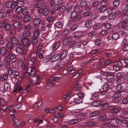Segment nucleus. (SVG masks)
<instances>
[{
    "label": "nucleus",
    "mask_w": 128,
    "mask_h": 128,
    "mask_svg": "<svg viewBox=\"0 0 128 128\" xmlns=\"http://www.w3.org/2000/svg\"><path fill=\"white\" fill-rule=\"evenodd\" d=\"M3 62L4 65L5 67L10 66V59L8 58H4L3 60Z\"/></svg>",
    "instance_id": "2eb2a0df"
},
{
    "label": "nucleus",
    "mask_w": 128,
    "mask_h": 128,
    "mask_svg": "<svg viewBox=\"0 0 128 128\" xmlns=\"http://www.w3.org/2000/svg\"><path fill=\"white\" fill-rule=\"evenodd\" d=\"M21 87L18 84H17L15 86V89L14 90V91L16 92L18 91L21 89Z\"/></svg>",
    "instance_id": "4d7b16f0"
},
{
    "label": "nucleus",
    "mask_w": 128,
    "mask_h": 128,
    "mask_svg": "<svg viewBox=\"0 0 128 128\" xmlns=\"http://www.w3.org/2000/svg\"><path fill=\"white\" fill-rule=\"evenodd\" d=\"M60 45L59 42H56L52 44V50L53 51H56Z\"/></svg>",
    "instance_id": "6ab92c4d"
},
{
    "label": "nucleus",
    "mask_w": 128,
    "mask_h": 128,
    "mask_svg": "<svg viewBox=\"0 0 128 128\" xmlns=\"http://www.w3.org/2000/svg\"><path fill=\"white\" fill-rule=\"evenodd\" d=\"M10 59L11 61L14 63L16 62V59L15 55L14 54H12L10 55Z\"/></svg>",
    "instance_id": "72a5a7b5"
},
{
    "label": "nucleus",
    "mask_w": 128,
    "mask_h": 128,
    "mask_svg": "<svg viewBox=\"0 0 128 128\" xmlns=\"http://www.w3.org/2000/svg\"><path fill=\"white\" fill-rule=\"evenodd\" d=\"M116 76L117 78H122L124 76L123 73L121 72H118L116 74Z\"/></svg>",
    "instance_id": "13d9d810"
},
{
    "label": "nucleus",
    "mask_w": 128,
    "mask_h": 128,
    "mask_svg": "<svg viewBox=\"0 0 128 128\" xmlns=\"http://www.w3.org/2000/svg\"><path fill=\"white\" fill-rule=\"evenodd\" d=\"M5 6L7 8H14L16 7V4L10 1H8L6 3Z\"/></svg>",
    "instance_id": "f8f14e48"
},
{
    "label": "nucleus",
    "mask_w": 128,
    "mask_h": 128,
    "mask_svg": "<svg viewBox=\"0 0 128 128\" xmlns=\"http://www.w3.org/2000/svg\"><path fill=\"white\" fill-rule=\"evenodd\" d=\"M55 26L57 28H61L62 27V22L60 21H58L56 23Z\"/></svg>",
    "instance_id": "f704fd0d"
},
{
    "label": "nucleus",
    "mask_w": 128,
    "mask_h": 128,
    "mask_svg": "<svg viewBox=\"0 0 128 128\" xmlns=\"http://www.w3.org/2000/svg\"><path fill=\"white\" fill-rule=\"evenodd\" d=\"M112 85H110L108 83H105L103 85L102 87V89L104 91H107L109 88L110 86Z\"/></svg>",
    "instance_id": "5701e85b"
},
{
    "label": "nucleus",
    "mask_w": 128,
    "mask_h": 128,
    "mask_svg": "<svg viewBox=\"0 0 128 128\" xmlns=\"http://www.w3.org/2000/svg\"><path fill=\"white\" fill-rule=\"evenodd\" d=\"M84 95L82 93H78L74 94L72 96L74 99V102L76 104L81 103L82 100V98L84 97Z\"/></svg>",
    "instance_id": "f257e3e1"
},
{
    "label": "nucleus",
    "mask_w": 128,
    "mask_h": 128,
    "mask_svg": "<svg viewBox=\"0 0 128 128\" xmlns=\"http://www.w3.org/2000/svg\"><path fill=\"white\" fill-rule=\"evenodd\" d=\"M92 20H88L86 21L85 26L87 28H88L91 26L92 25Z\"/></svg>",
    "instance_id": "412c9836"
},
{
    "label": "nucleus",
    "mask_w": 128,
    "mask_h": 128,
    "mask_svg": "<svg viewBox=\"0 0 128 128\" xmlns=\"http://www.w3.org/2000/svg\"><path fill=\"white\" fill-rule=\"evenodd\" d=\"M100 112L98 111H94L90 114V116L91 117H92L98 114Z\"/></svg>",
    "instance_id": "c03bdc74"
},
{
    "label": "nucleus",
    "mask_w": 128,
    "mask_h": 128,
    "mask_svg": "<svg viewBox=\"0 0 128 128\" xmlns=\"http://www.w3.org/2000/svg\"><path fill=\"white\" fill-rule=\"evenodd\" d=\"M74 10L79 14H81L83 11V9L79 4H77L75 6Z\"/></svg>",
    "instance_id": "9b49d317"
},
{
    "label": "nucleus",
    "mask_w": 128,
    "mask_h": 128,
    "mask_svg": "<svg viewBox=\"0 0 128 128\" xmlns=\"http://www.w3.org/2000/svg\"><path fill=\"white\" fill-rule=\"evenodd\" d=\"M102 6L100 7V8H99L97 7L96 9H98V10L99 9L100 11V12H103L105 11L106 10V8L105 6Z\"/></svg>",
    "instance_id": "c9c22d12"
},
{
    "label": "nucleus",
    "mask_w": 128,
    "mask_h": 128,
    "mask_svg": "<svg viewBox=\"0 0 128 128\" xmlns=\"http://www.w3.org/2000/svg\"><path fill=\"white\" fill-rule=\"evenodd\" d=\"M24 28L26 30H30L32 28L31 24L30 23L24 26Z\"/></svg>",
    "instance_id": "58836bf2"
},
{
    "label": "nucleus",
    "mask_w": 128,
    "mask_h": 128,
    "mask_svg": "<svg viewBox=\"0 0 128 128\" xmlns=\"http://www.w3.org/2000/svg\"><path fill=\"white\" fill-rule=\"evenodd\" d=\"M8 73L10 76L12 75L14 77H16L20 74V72L17 70H13L12 68L10 67L8 70Z\"/></svg>",
    "instance_id": "f03ea898"
},
{
    "label": "nucleus",
    "mask_w": 128,
    "mask_h": 128,
    "mask_svg": "<svg viewBox=\"0 0 128 128\" xmlns=\"http://www.w3.org/2000/svg\"><path fill=\"white\" fill-rule=\"evenodd\" d=\"M13 117V118L12 120V122L14 123L15 126L17 128H19L20 127L21 128L22 126L21 122H19L18 119L15 118L14 117Z\"/></svg>",
    "instance_id": "1a4fd4ad"
},
{
    "label": "nucleus",
    "mask_w": 128,
    "mask_h": 128,
    "mask_svg": "<svg viewBox=\"0 0 128 128\" xmlns=\"http://www.w3.org/2000/svg\"><path fill=\"white\" fill-rule=\"evenodd\" d=\"M104 118L103 122V123L105 124H110L111 121L107 117V116L106 114H104Z\"/></svg>",
    "instance_id": "4be33fe9"
},
{
    "label": "nucleus",
    "mask_w": 128,
    "mask_h": 128,
    "mask_svg": "<svg viewBox=\"0 0 128 128\" xmlns=\"http://www.w3.org/2000/svg\"><path fill=\"white\" fill-rule=\"evenodd\" d=\"M64 66V65L62 63L61 61H59L58 62L56 65L55 66V69L57 70H58L60 68H61Z\"/></svg>",
    "instance_id": "4468645a"
},
{
    "label": "nucleus",
    "mask_w": 128,
    "mask_h": 128,
    "mask_svg": "<svg viewBox=\"0 0 128 128\" xmlns=\"http://www.w3.org/2000/svg\"><path fill=\"white\" fill-rule=\"evenodd\" d=\"M39 79V78L38 77H33L32 80H30V82L33 84H34L36 83V84H38L37 82H38Z\"/></svg>",
    "instance_id": "7c9ffc66"
},
{
    "label": "nucleus",
    "mask_w": 128,
    "mask_h": 128,
    "mask_svg": "<svg viewBox=\"0 0 128 128\" xmlns=\"http://www.w3.org/2000/svg\"><path fill=\"white\" fill-rule=\"evenodd\" d=\"M11 26L10 24H6L4 28L6 30H8L10 29Z\"/></svg>",
    "instance_id": "79ce46f5"
},
{
    "label": "nucleus",
    "mask_w": 128,
    "mask_h": 128,
    "mask_svg": "<svg viewBox=\"0 0 128 128\" xmlns=\"http://www.w3.org/2000/svg\"><path fill=\"white\" fill-rule=\"evenodd\" d=\"M22 42L23 45L26 47L29 46L31 44V42L27 38H25L22 39Z\"/></svg>",
    "instance_id": "9d476101"
},
{
    "label": "nucleus",
    "mask_w": 128,
    "mask_h": 128,
    "mask_svg": "<svg viewBox=\"0 0 128 128\" xmlns=\"http://www.w3.org/2000/svg\"><path fill=\"white\" fill-rule=\"evenodd\" d=\"M105 126L107 128H115L114 126L111 124H107Z\"/></svg>",
    "instance_id": "774afa93"
},
{
    "label": "nucleus",
    "mask_w": 128,
    "mask_h": 128,
    "mask_svg": "<svg viewBox=\"0 0 128 128\" xmlns=\"http://www.w3.org/2000/svg\"><path fill=\"white\" fill-rule=\"evenodd\" d=\"M122 66V62L120 61L116 62L114 64L113 68L116 71L119 70Z\"/></svg>",
    "instance_id": "0eeeda50"
},
{
    "label": "nucleus",
    "mask_w": 128,
    "mask_h": 128,
    "mask_svg": "<svg viewBox=\"0 0 128 128\" xmlns=\"http://www.w3.org/2000/svg\"><path fill=\"white\" fill-rule=\"evenodd\" d=\"M23 35L24 37H29L30 35V32L28 30H25L23 33Z\"/></svg>",
    "instance_id": "37998d69"
},
{
    "label": "nucleus",
    "mask_w": 128,
    "mask_h": 128,
    "mask_svg": "<svg viewBox=\"0 0 128 128\" xmlns=\"http://www.w3.org/2000/svg\"><path fill=\"white\" fill-rule=\"evenodd\" d=\"M37 37L33 36L32 38V42L34 45H36L37 44Z\"/></svg>",
    "instance_id": "8fccbe9b"
},
{
    "label": "nucleus",
    "mask_w": 128,
    "mask_h": 128,
    "mask_svg": "<svg viewBox=\"0 0 128 128\" xmlns=\"http://www.w3.org/2000/svg\"><path fill=\"white\" fill-rule=\"evenodd\" d=\"M48 59L51 62H54L58 60L60 58L59 55L58 54H54L53 55H50Z\"/></svg>",
    "instance_id": "423d86ee"
},
{
    "label": "nucleus",
    "mask_w": 128,
    "mask_h": 128,
    "mask_svg": "<svg viewBox=\"0 0 128 128\" xmlns=\"http://www.w3.org/2000/svg\"><path fill=\"white\" fill-rule=\"evenodd\" d=\"M69 32V31L68 29H66L62 32V35L64 36H66L68 35Z\"/></svg>",
    "instance_id": "0e129e2a"
},
{
    "label": "nucleus",
    "mask_w": 128,
    "mask_h": 128,
    "mask_svg": "<svg viewBox=\"0 0 128 128\" xmlns=\"http://www.w3.org/2000/svg\"><path fill=\"white\" fill-rule=\"evenodd\" d=\"M0 54L2 56L8 57L10 55V53L4 47L0 49Z\"/></svg>",
    "instance_id": "6e6552de"
},
{
    "label": "nucleus",
    "mask_w": 128,
    "mask_h": 128,
    "mask_svg": "<svg viewBox=\"0 0 128 128\" xmlns=\"http://www.w3.org/2000/svg\"><path fill=\"white\" fill-rule=\"evenodd\" d=\"M49 12V11L48 9H44L42 12V15L44 16H46L48 14Z\"/></svg>",
    "instance_id": "6e6d98bb"
},
{
    "label": "nucleus",
    "mask_w": 128,
    "mask_h": 128,
    "mask_svg": "<svg viewBox=\"0 0 128 128\" xmlns=\"http://www.w3.org/2000/svg\"><path fill=\"white\" fill-rule=\"evenodd\" d=\"M115 122L117 124L120 125L122 124L123 122V121L122 120H120L118 118L116 120Z\"/></svg>",
    "instance_id": "680f3d73"
},
{
    "label": "nucleus",
    "mask_w": 128,
    "mask_h": 128,
    "mask_svg": "<svg viewBox=\"0 0 128 128\" xmlns=\"http://www.w3.org/2000/svg\"><path fill=\"white\" fill-rule=\"evenodd\" d=\"M33 120L34 122L39 124L43 122V120H40L38 118H35Z\"/></svg>",
    "instance_id": "49530a36"
},
{
    "label": "nucleus",
    "mask_w": 128,
    "mask_h": 128,
    "mask_svg": "<svg viewBox=\"0 0 128 128\" xmlns=\"http://www.w3.org/2000/svg\"><path fill=\"white\" fill-rule=\"evenodd\" d=\"M108 2V0H102L100 4L101 6H105L107 4Z\"/></svg>",
    "instance_id": "052dcab7"
},
{
    "label": "nucleus",
    "mask_w": 128,
    "mask_h": 128,
    "mask_svg": "<svg viewBox=\"0 0 128 128\" xmlns=\"http://www.w3.org/2000/svg\"><path fill=\"white\" fill-rule=\"evenodd\" d=\"M6 47L9 50H14V48L13 44L11 42L8 43L6 44Z\"/></svg>",
    "instance_id": "e433bc0d"
},
{
    "label": "nucleus",
    "mask_w": 128,
    "mask_h": 128,
    "mask_svg": "<svg viewBox=\"0 0 128 128\" xmlns=\"http://www.w3.org/2000/svg\"><path fill=\"white\" fill-rule=\"evenodd\" d=\"M103 25L104 28L106 29H110L112 27L111 24L109 23H104Z\"/></svg>",
    "instance_id": "a19ab883"
},
{
    "label": "nucleus",
    "mask_w": 128,
    "mask_h": 128,
    "mask_svg": "<svg viewBox=\"0 0 128 128\" xmlns=\"http://www.w3.org/2000/svg\"><path fill=\"white\" fill-rule=\"evenodd\" d=\"M122 21L126 22L128 20V15L127 14H125L122 16L121 18Z\"/></svg>",
    "instance_id": "de8ad7c7"
},
{
    "label": "nucleus",
    "mask_w": 128,
    "mask_h": 128,
    "mask_svg": "<svg viewBox=\"0 0 128 128\" xmlns=\"http://www.w3.org/2000/svg\"><path fill=\"white\" fill-rule=\"evenodd\" d=\"M87 5V3L85 1H84L80 3V6L83 9L85 8Z\"/></svg>",
    "instance_id": "5fc2aeb1"
},
{
    "label": "nucleus",
    "mask_w": 128,
    "mask_h": 128,
    "mask_svg": "<svg viewBox=\"0 0 128 128\" xmlns=\"http://www.w3.org/2000/svg\"><path fill=\"white\" fill-rule=\"evenodd\" d=\"M29 72H30V76H34L36 74V70L34 67H30L28 68Z\"/></svg>",
    "instance_id": "f3484780"
},
{
    "label": "nucleus",
    "mask_w": 128,
    "mask_h": 128,
    "mask_svg": "<svg viewBox=\"0 0 128 128\" xmlns=\"http://www.w3.org/2000/svg\"><path fill=\"white\" fill-rule=\"evenodd\" d=\"M37 59L36 54H34V55L32 54L30 57V60L33 64H34L36 62Z\"/></svg>",
    "instance_id": "aec40b11"
},
{
    "label": "nucleus",
    "mask_w": 128,
    "mask_h": 128,
    "mask_svg": "<svg viewBox=\"0 0 128 128\" xmlns=\"http://www.w3.org/2000/svg\"><path fill=\"white\" fill-rule=\"evenodd\" d=\"M39 34V31L38 29L37 28H35L34 30V36L37 37Z\"/></svg>",
    "instance_id": "603ef678"
},
{
    "label": "nucleus",
    "mask_w": 128,
    "mask_h": 128,
    "mask_svg": "<svg viewBox=\"0 0 128 128\" xmlns=\"http://www.w3.org/2000/svg\"><path fill=\"white\" fill-rule=\"evenodd\" d=\"M116 90L117 92L121 93L123 91L124 88L121 84H118L116 87Z\"/></svg>",
    "instance_id": "dca6fc26"
},
{
    "label": "nucleus",
    "mask_w": 128,
    "mask_h": 128,
    "mask_svg": "<svg viewBox=\"0 0 128 128\" xmlns=\"http://www.w3.org/2000/svg\"><path fill=\"white\" fill-rule=\"evenodd\" d=\"M15 50L17 53L22 54L23 52V48L21 46H18L16 48Z\"/></svg>",
    "instance_id": "ddd939ff"
},
{
    "label": "nucleus",
    "mask_w": 128,
    "mask_h": 128,
    "mask_svg": "<svg viewBox=\"0 0 128 128\" xmlns=\"http://www.w3.org/2000/svg\"><path fill=\"white\" fill-rule=\"evenodd\" d=\"M67 52L66 50H63L61 53L59 55L60 58L63 59L67 55Z\"/></svg>",
    "instance_id": "bb28decb"
},
{
    "label": "nucleus",
    "mask_w": 128,
    "mask_h": 128,
    "mask_svg": "<svg viewBox=\"0 0 128 128\" xmlns=\"http://www.w3.org/2000/svg\"><path fill=\"white\" fill-rule=\"evenodd\" d=\"M40 22V18H36L34 20L33 24L34 26H36L38 25Z\"/></svg>",
    "instance_id": "2f4dec72"
},
{
    "label": "nucleus",
    "mask_w": 128,
    "mask_h": 128,
    "mask_svg": "<svg viewBox=\"0 0 128 128\" xmlns=\"http://www.w3.org/2000/svg\"><path fill=\"white\" fill-rule=\"evenodd\" d=\"M128 24L127 23L124 21L121 22L118 24V26L120 28H123L127 26Z\"/></svg>",
    "instance_id": "a211bd4d"
},
{
    "label": "nucleus",
    "mask_w": 128,
    "mask_h": 128,
    "mask_svg": "<svg viewBox=\"0 0 128 128\" xmlns=\"http://www.w3.org/2000/svg\"><path fill=\"white\" fill-rule=\"evenodd\" d=\"M101 41L99 39H97L95 40V44L96 46H99L101 44Z\"/></svg>",
    "instance_id": "338daca9"
},
{
    "label": "nucleus",
    "mask_w": 128,
    "mask_h": 128,
    "mask_svg": "<svg viewBox=\"0 0 128 128\" xmlns=\"http://www.w3.org/2000/svg\"><path fill=\"white\" fill-rule=\"evenodd\" d=\"M80 32H76L74 36V38H79L81 36V35L80 34Z\"/></svg>",
    "instance_id": "e2e57ef3"
},
{
    "label": "nucleus",
    "mask_w": 128,
    "mask_h": 128,
    "mask_svg": "<svg viewBox=\"0 0 128 128\" xmlns=\"http://www.w3.org/2000/svg\"><path fill=\"white\" fill-rule=\"evenodd\" d=\"M104 74L107 76L108 83L110 85H112L114 84V81L115 80L114 77L112 75H108L106 72H104Z\"/></svg>",
    "instance_id": "7ed1b4c3"
},
{
    "label": "nucleus",
    "mask_w": 128,
    "mask_h": 128,
    "mask_svg": "<svg viewBox=\"0 0 128 128\" xmlns=\"http://www.w3.org/2000/svg\"><path fill=\"white\" fill-rule=\"evenodd\" d=\"M23 19L24 22H29L31 20V17L30 15L26 16L24 17Z\"/></svg>",
    "instance_id": "c85d7f7f"
},
{
    "label": "nucleus",
    "mask_w": 128,
    "mask_h": 128,
    "mask_svg": "<svg viewBox=\"0 0 128 128\" xmlns=\"http://www.w3.org/2000/svg\"><path fill=\"white\" fill-rule=\"evenodd\" d=\"M78 119H72L68 121V123L70 124H73L78 123Z\"/></svg>",
    "instance_id": "c756f323"
},
{
    "label": "nucleus",
    "mask_w": 128,
    "mask_h": 128,
    "mask_svg": "<svg viewBox=\"0 0 128 128\" xmlns=\"http://www.w3.org/2000/svg\"><path fill=\"white\" fill-rule=\"evenodd\" d=\"M12 25L13 27L16 29H18L20 28L21 24L19 22H15L13 23Z\"/></svg>",
    "instance_id": "b1692460"
},
{
    "label": "nucleus",
    "mask_w": 128,
    "mask_h": 128,
    "mask_svg": "<svg viewBox=\"0 0 128 128\" xmlns=\"http://www.w3.org/2000/svg\"><path fill=\"white\" fill-rule=\"evenodd\" d=\"M120 4V1L119 0H114L113 2V4L114 7H117Z\"/></svg>",
    "instance_id": "09e8293b"
},
{
    "label": "nucleus",
    "mask_w": 128,
    "mask_h": 128,
    "mask_svg": "<svg viewBox=\"0 0 128 128\" xmlns=\"http://www.w3.org/2000/svg\"><path fill=\"white\" fill-rule=\"evenodd\" d=\"M96 124L95 122L91 121L86 122V125L88 126H93L95 125Z\"/></svg>",
    "instance_id": "a18cd8bd"
},
{
    "label": "nucleus",
    "mask_w": 128,
    "mask_h": 128,
    "mask_svg": "<svg viewBox=\"0 0 128 128\" xmlns=\"http://www.w3.org/2000/svg\"><path fill=\"white\" fill-rule=\"evenodd\" d=\"M12 42L14 44H16L18 43V39L15 37H12L11 39Z\"/></svg>",
    "instance_id": "ea45409f"
},
{
    "label": "nucleus",
    "mask_w": 128,
    "mask_h": 128,
    "mask_svg": "<svg viewBox=\"0 0 128 128\" xmlns=\"http://www.w3.org/2000/svg\"><path fill=\"white\" fill-rule=\"evenodd\" d=\"M4 87L6 90L8 91L10 90V86L8 82H6L4 84Z\"/></svg>",
    "instance_id": "cd10ccee"
},
{
    "label": "nucleus",
    "mask_w": 128,
    "mask_h": 128,
    "mask_svg": "<svg viewBox=\"0 0 128 128\" xmlns=\"http://www.w3.org/2000/svg\"><path fill=\"white\" fill-rule=\"evenodd\" d=\"M68 70L69 71L70 74H72L74 73V72L75 70L74 68L72 67H69L68 68Z\"/></svg>",
    "instance_id": "69168bd1"
},
{
    "label": "nucleus",
    "mask_w": 128,
    "mask_h": 128,
    "mask_svg": "<svg viewBox=\"0 0 128 128\" xmlns=\"http://www.w3.org/2000/svg\"><path fill=\"white\" fill-rule=\"evenodd\" d=\"M24 3L22 1H19L16 3V7L17 6L15 10V12L16 13H21L23 8L21 7L20 5L23 4Z\"/></svg>",
    "instance_id": "39448f33"
},
{
    "label": "nucleus",
    "mask_w": 128,
    "mask_h": 128,
    "mask_svg": "<svg viewBox=\"0 0 128 128\" xmlns=\"http://www.w3.org/2000/svg\"><path fill=\"white\" fill-rule=\"evenodd\" d=\"M21 13L24 15H27L28 13V10L26 9L23 8Z\"/></svg>",
    "instance_id": "bf43d9fd"
},
{
    "label": "nucleus",
    "mask_w": 128,
    "mask_h": 128,
    "mask_svg": "<svg viewBox=\"0 0 128 128\" xmlns=\"http://www.w3.org/2000/svg\"><path fill=\"white\" fill-rule=\"evenodd\" d=\"M120 111L119 109L114 106L112 107V109L110 111V113L112 114H117Z\"/></svg>",
    "instance_id": "393cba45"
},
{
    "label": "nucleus",
    "mask_w": 128,
    "mask_h": 128,
    "mask_svg": "<svg viewBox=\"0 0 128 128\" xmlns=\"http://www.w3.org/2000/svg\"><path fill=\"white\" fill-rule=\"evenodd\" d=\"M70 17L74 21H77L79 20L81 18V16L80 14L77 16L76 12L74 11H73L70 14Z\"/></svg>",
    "instance_id": "20e7f679"
},
{
    "label": "nucleus",
    "mask_w": 128,
    "mask_h": 128,
    "mask_svg": "<svg viewBox=\"0 0 128 128\" xmlns=\"http://www.w3.org/2000/svg\"><path fill=\"white\" fill-rule=\"evenodd\" d=\"M78 24H72L71 27L70 29L72 30H76L78 28Z\"/></svg>",
    "instance_id": "3c124183"
},
{
    "label": "nucleus",
    "mask_w": 128,
    "mask_h": 128,
    "mask_svg": "<svg viewBox=\"0 0 128 128\" xmlns=\"http://www.w3.org/2000/svg\"><path fill=\"white\" fill-rule=\"evenodd\" d=\"M116 16L115 13L114 12L110 13L108 16V17L110 20H112Z\"/></svg>",
    "instance_id": "4c0bfd02"
},
{
    "label": "nucleus",
    "mask_w": 128,
    "mask_h": 128,
    "mask_svg": "<svg viewBox=\"0 0 128 128\" xmlns=\"http://www.w3.org/2000/svg\"><path fill=\"white\" fill-rule=\"evenodd\" d=\"M102 102L100 101L96 100L93 102L92 104V105L95 106H99L101 104Z\"/></svg>",
    "instance_id": "a878e982"
},
{
    "label": "nucleus",
    "mask_w": 128,
    "mask_h": 128,
    "mask_svg": "<svg viewBox=\"0 0 128 128\" xmlns=\"http://www.w3.org/2000/svg\"><path fill=\"white\" fill-rule=\"evenodd\" d=\"M30 85H28L25 88L22 90L21 91L22 92L24 93H26L27 91H28V89L30 88Z\"/></svg>",
    "instance_id": "864d4df0"
},
{
    "label": "nucleus",
    "mask_w": 128,
    "mask_h": 128,
    "mask_svg": "<svg viewBox=\"0 0 128 128\" xmlns=\"http://www.w3.org/2000/svg\"><path fill=\"white\" fill-rule=\"evenodd\" d=\"M120 34L118 32H116L114 34L112 35V40H116L119 38Z\"/></svg>",
    "instance_id": "473e14b6"
}]
</instances>
